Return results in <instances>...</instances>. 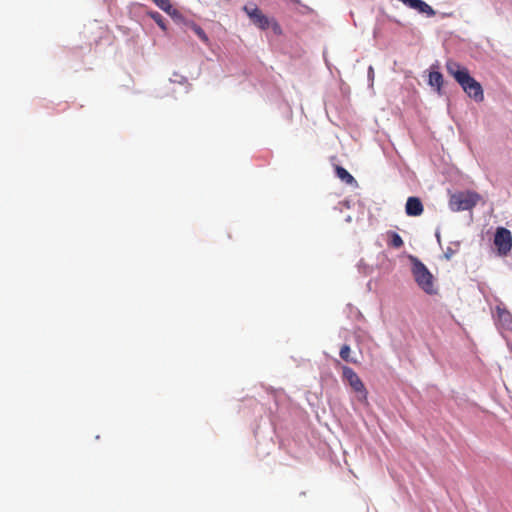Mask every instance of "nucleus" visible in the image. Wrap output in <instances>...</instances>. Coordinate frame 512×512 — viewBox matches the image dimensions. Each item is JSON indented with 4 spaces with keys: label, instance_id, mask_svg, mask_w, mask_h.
<instances>
[{
    "label": "nucleus",
    "instance_id": "1",
    "mask_svg": "<svg viewBox=\"0 0 512 512\" xmlns=\"http://www.w3.org/2000/svg\"><path fill=\"white\" fill-rule=\"evenodd\" d=\"M455 66V70L450 66V75L454 77L469 98L477 103L482 102L484 99L482 85L471 76L466 67H461L458 64H455Z\"/></svg>",
    "mask_w": 512,
    "mask_h": 512
},
{
    "label": "nucleus",
    "instance_id": "2",
    "mask_svg": "<svg viewBox=\"0 0 512 512\" xmlns=\"http://www.w3.org/2000/svg\"><path fill=\"white\" fill-rule=\"evenodd\" d=\"M411 272L417 285L427 294L437 293L434 277L427 267L415 256L410 255Z\"/></svg>",
    "mask_w": 512,
    "mask_h": 512
},
{
    "label": "nucleus",
    "instance_id": "3",
    "mask_svg": "<svg viewBox=\"0 0 512 512\" xmlns=\"http://www.w3.org/2000/svg\"><path fill=\"white\" fill-rule=\"evenodd\" d=\"M481 198V195L473 190L455 192L450 194V209L453 211H471Z\"/></svg>",
    "mask_w": 512,
    "mask_h": 512
},
{
    "label": "nucleus",
    "instance_id": "4",
    "mask_svg": "<svg viewBox=\"0 0 512 512\" xmlns=\"http://www.w3.org/2000/svg\"><path fill=\"white\" fill-rule=\"evenodd\" d=\"M244 11L249 16L252 23L260 28L266 30L272 28L276 34H281L282 30L280 25L274 19H270L256 6H244Z\"/></svg>",
    "mask_w": 512,
    "mask_h": 512
},
{
    "label": "nucleus",
    "instance_id": "5",
    "mask_svg": "<svg viewBox=\"0 0 512 512\" xmlns=\"http://www.w3.org/2000/svg\"><path fill=\"white\" fill-rule=\"evenodd\" d=\"M342 378L346 381L354 392L358 394L360 401H367L368 392L364 383L357 373L348 366H342Z\"/></svg>",
    "mask_w": 512,
    "mask_h": 512
},
{
    "label": "nucleus",
    "instance_id": "6",
    "mask_svg": "<svg viewBox=\"0 0 512 512\" xmlns=\"http://www.w3.org/2000/svg\"><path fill=\"white\" fill-rule=\"evenodd\" d=\"M494 245L499 255H507L512 249L511 231L505 227H498L494 234Z\"/></svg>",
    "mask_w": 512,
    "mask_h": 512
},
{
    "label": "nucleus",
    "instance_id": "7",
    "mask_svg": "<svg viewBox=\"0 0 512 512\" xmlns=\"http://www.w3.org/2000/svg\"><path fill=\"white\" fill-rule=\"evenodd\" d=\"M497 328L503 333L504 331L512 332V314L501 305L496 306V313L493 315Z\"/></svg>",
    "mask_w": 512,
    "mask_h": 512
},
{
    "label": "nucleus",
    "instance_id": "8",
    "mask_svg": "<svg viewBox=\"0 0 512 512\" xmlns=\"http://www.w3.org/2000/svg\"><path fill=\"white\" fill-rule=\"evenodd\" d=\"M424 211L423 204L418 197H409L405 205V212L408 216H420Z\"/></svg>",
    "mask_w": 512,
    "mask_h": 512
},
{
    "label": "nucleus",
    "instance_id": "9",
    "mask_svg": "<svg viewBox=\"0 0 512 512\" xmlns=\"http://www.w3.org/2000/svg\"><path fill=\"white\" fill-rule=\"evenodd\" d=\"M335 172L337 177L346 184L352 185L356 183L355 178L345 168L337 165L335 167Z\"/></svg>",
    "mask_w": 512,
    "mask_h": 512
},
{
    "label": "nucleus",
    "instance_id": "10",
    "mask_svg": "<svg viewBox=\"0 0 512 512\" xmlns=\"http://www.w3.org/2000/svg\"><path fill=\"white\" fill-rule=\"evenodd\" d=\"M443 83V76L438 71H430L429 73V85L434 87L437 91L440 90Z\"/></svg>",
    "mask_w": 512,
    "mask_h": 512
},
{
    "label": "nucleus",
    "instance_id": "11",
    "mask_svg": "<svg viewBox=\"0 0 512 512\" xmlns=\"http://www.w3.org/2000/svg\"><path fill=\"white\" fill-rule=\"evenodd\" d=\"M153 2L167 14H176V10L173 8L170 0H153Z\"/></svg>",
    "mask_w": 512,
    "mask_h": 512
},
{
    "label": "nucleus",
    "instance_id": "12",
    "mask_svg": "<svg viewBox=\"0 0 512 512\" xmlns=\"http://www.w3.org/2000/svg\"><path fill=\"white\" fill-rule=\"evenodd\" d=\"M350 354H351L350 346L348 344L342 345V347L340 348V352H339L341 359H343L346 362H350V363H354V364L357 363V361L355 359L350 357Z\"/></svg>",
    "mask_w": 512,
    "mask_h": 512
},
{
    "label": "nucleus",
    "instance_id": "13",
    "mask_svg": "<svg viewBox=\"0 0 512 512\" xmlns=\"http://www.w3.org/2000/svg\"><path fill=\"white\" fill-rule=\"evenodd\" d=\"M388 235L390 238V241H389L390 246H392L394 248H400L403 246V244H404L403 239L401 238V236L398 233L389 232Z\"/></svg>",
    "mask_w": 512,
    "mask_h": 512
},
{
    "label": "nucleus",
    "instance_id": "14",
    "mask_svg": "<svg viewBox=\"0 0 512 512\" xmlns=\"http://www.w3.org/2000/svg\"><path fill=\"white\" fill-rule=\"evenodd\" d=\"M191 28L192 30L194 31V33L206 44H208L209 42V38L207 36V34L205 33V31L200 27L198 26L197 24L195 23H192L191 24Z\"/></svg>",
    "mask_w": 512,
    "mask_h": 512
},
{
    "label": "nucleus",
    "instance_id": "15",
    "mask_svg": "<svg viewBox=\"0 0 512 512\" xmlns=\"http://www.w3.org/2000/svg\"><path fill=\"white\" fill-rule=\"evenodd\" d=\"M152 18L155 20V22L163 29H166L163 17L159 13L152 14Z\"/></svg>",
    "mask_w": 512,
    "mask_h": 512
},
{
    "label": "nucleus",
    "instance_id": "16",
    "mask_svg": "<svg viewBox=\"0 0 512 512\" xmlns=\"http://www.w3.org/2000/svg\"><path fill=\"white\" fill-rule=\"evenodd\" d=\"M435 235H436V237H437L438 242L440 243V242H441V240H440V232H439V231H436V234H435Z\"/></svg>",
    "mask_w": 512,
    "mask_h": 512
},
{
    "label": "nucleus",
    "instance_id": "17",
    "mask_svg": "<svg viewBox=\"0 0 512 512\" xmlns=\"http://www.w3.org/2000/svg\"><path fill=\"white\" fill-rule=\"evenodd\" d=\"M453 170H454V167H452V166L450 165V168H449L450 176L452 175Z\"/></svg>",
    "mask_w": 512,
    "mask_h": 512
},
{
    "label": "nucleus",
    "instance_id": "18",
    "mask_svg": "<svg viewBox=\"0 0 512 512\" xmlns=\"http://www.w3.org/2000/svg\"><path fill=\"white\" fill-rule=\"evenodd\" d=\"M507 345H508L509 349H510V350H511V352H512V346L510 345V343H509V342L507 343Z\"/></svg>",
    "mask_w": 512,
    "mask_h": 512
},
{
    "label": "nucleus",
    "instance_id": "19",
    "mask_svg": "<svg viewBox=\"0 0 512 512\" xmlns=\"http://www.w3.org/2000/svg\"><path fill=\"white\" fill-rule=\"evenodd\" d=\"M369 72L373 73V68L372 67L369 68Z\"/></svg>",
    "mask_w": 512,
    "mask_h": 512
}]
</instances>
